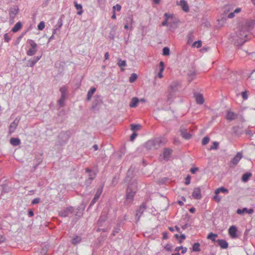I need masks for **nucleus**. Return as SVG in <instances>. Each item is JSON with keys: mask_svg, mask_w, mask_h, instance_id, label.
Segmentation results:
<instances>
[{"mask_svg": "<svg viewBox=\"0 0 255 255\" xmlns=\"http://www.w3.org/2000/svg\"><path fill=\"white\" fill-rule=\"evenodd\" d=\"M169 49L167 47H165L164 48H163V55H168L169 54Z\"/></svg>", "mask_w": 255, "mask_h": 255, "instance_id": "58836bf2", "label": "nucleus"}, {"mask_svg": "<svg viewBox=\"0 0 255 255\" xmlns=\"http://www.w3.org/2000/svg\"><path fill=\"white\" fill-rule=\"evenodd\" d=\"M96 91V88L93 87L88 92L87 94V100L90 101L93 95Z\"/></svg>", "mask_w": 255, "mask_h": 255, "instance_id": "b1692460", "label": "nucleus"}, {"mask_svg": "<svg viewBox=\"0 0 255 255\" xmlns=\"http://www.w3.org/2000/svg\"><path fill=\"white\" fill-rule=\"evenodd\" d=\"M28 215L29 217H33L34 216V213L32 211L30 210L28 212Z\"/></svg>", "mask_w": 255, "mask_h": 255, "instance_id": "6e6d98bb", "label": "nucleus"}, {"mask_svg": "<svg viewBox=\"0 0 255 255\" xmlns=\"http://www.w3.org/2000/svg\"><path fill=\"white\" fill-rule=\"evenodd\" d=\"M109 58V53L108 52H106L105 54V59L107 60Z\"/></svg>", "mask_w": 255, "mask_h": 255, "instance_id": "052dcab7", "label": "nucleus"}, {"mask_svg": "<svg viewBox=\"0 0 255 255\" xmlns=\"http://www.w3.org/2000/svg\"><path fill=\"white\" fill-rule=\"evenodd\" d=\"M164 16L165 18V19L164 21L162 23V26H165L167 25L168 23H170V20H173L174 18V15L173 14H169V13H165Z\"/></svg>", "mask_w": 255, "mask_h": 255, "instance_id": "423d86ee", "label": "nucleus"}, {"mask_svg": "<svg viewBox=\"0 0 255 255\" xmlns=\"http://www.w3.org/2000/svg\"><path fill=\"white\" fill-rule=\"evenodd\" d=\"M60 90L62 92V97L58 101V103L60 105V106H63L64 100V94H63V89L61 88L60 89Z\"/></svg>", "mask_w": 255, "mask_h": 255, "instance_id": "2f4dec72", "label": "nucleus"}, {"mask_svg": "<svg viewBox=\"0 0 255 255\" xmlns=\"http://www.w3.org/2000/svg\"><path fill=\"white\" fill-rule=\"evenodd\" d=\"M145 209V205L144 203L142 204L140 206V208H139V211H138V212L136 214V216L138 215V213L140 211L142 212H143V210Z\"/></svg>", "mask_w": 255, "mask_h": 255, "instance_id": "37998d69", "label": "nucleus"}, {"mask_svg": "<svg viewBox=\"0 0 255 255\" xmlns=\"http://www.w3.org/2000/svg\"><path fill=\"white\" fill-rule=\"evenodd\" d=\"M216 242L221 249H226L228 248L229 244L226 240L223 239H219L217 240Z\"/></svg>", "mask_w": 255, "mask_h": 255, "instance_id": "9d476101", "label": "nucleus"}, {"mask_svg": "<svg viewBox=\"0 0 255 255\" xmlns=\"http://www.w3.org/2000/svg\"><path fill=\"white\" fill-rule=\"evenodd\" d=\"M210 140V138L208 137H205L203 138L202 141V143L203 145L207 144Z\"/></svg>", "mask_w": 255, "mask_h": 255, "instance_id": "ea45409f", "label": "nucleus"}, {"mask_svg": "<svg viewBox=\"0 0 255 255\" xmlns=\"http://www.w3.org/2000/svg\"><path fill=\"white\" fill-rule=\"evenodd\" d=\"M22 28V24L20 22H17L14 27L12 28L11 31L13 32H16Z\"/></svg>", "mask_w": 255, "mask_h": 255, "instance_id": "4be33fe9", "label": "nucleus"}, {"mask_svg": "<svg viewBox=\"0 0 255 255\" xmlns=\"http://www.w3.org/2000/svg\"><path fill=\"white\" fill-rule=\"evenodd\" d=\"M181 250L182 254H185V253H186V252L187 251V249L186 247H182V248Z\"/></svg>", "mask_w": 255, "mask_h": 255, "instance_id": "603ef678", "label": "nucleus"}, {"mask_svg": "<svg viewBox=\"0 0 255 255\" xmlns=\"http://www.w3.org/2000/svg\"><path fill=\"white\" fill-rule=\"evenodd\" d=\"M165 141L166 140L164 138L158 137L155 138L153 140L148 141L146 143L145 146L148 149H154L158 148L162 143H165Z\"/></svg>", "mask_w": 255, "mask_h": 255, "instance_id": "f257e3e1", "label": "nucleus"}, {"mask_svg": "<svg viewBox=\"0 0 255 255\" xmlns=\"http://www.w3.org/2000/svg\"><path fill=\"white\" fill-rule=\"evenodd\" d=\"M137 75L135 73H132L129 78V81L130 82V83H133V82H134L136 79H137Z\"/></svg>", "mask_w": 255, "mask_h": 255, "instance_id": "7c9ffc66", "label": "nucleus"}, {"mask_svg": "<svg viewBox=\"0 0 255 255\" xmlns=\"http://www.w3.org/2000/svg\"><path fill=\"white\" fill-rule=\"evenodd\" d=\"M137 134L135 132H133L130 136V140H133L137 136Z\"/></svg>", "mask_w": 255, "mask_h": 255, "instance_id": "3c124183", "label": "nucleus"}, {"mask_svg": "<svg viewBox=\"0 0 255 255\" xmlns=\"http://www.w3.org/2000/svg\"><path fill=\"white\" fill-rule=\"evenodd\" d=\"M18 124V121H17L16 120H15L9 126V134H11L12 133L16 128Z\"/></svg>", "mask_w": 255, "mask_h": 255, "instance_id": "f3484780", "label": "nucleus"}, {"mask_svg": "<svg viewBox=\"0 0 255 255\" xmlns=\"http://www.w3.org/2000/svg\"><path fill=\"white\" fill-rule=\"evenodd\" d=\"M113 8L114 11H115L116 10L117 11H120L121 9V6L119 4H117L116 5L113 6Z\"/></svg>", "mask_w": 255, "mask_h": 255, "instance_id": "a19ab883", "label": "nucleus"}, {"mask_svg": "<svg viewBox=\"0 0 255 255\" xmlns=\"http://www.w3.org/2000/svg\"><path fill=\"white\" fill-rule=\"evenodd\" d=\"M241 9L240 8H237L235 10L234 12L235 13H239L241 11Z\"/></svg>", "mask_w": 255, "mask_h": 255, "instance_id": "bf43d9fd", "label": "nucleus"}, {"mask_svg": "<svg viewBox=\"0 0 255 255\" xmlns=\"http://www.w3.org/2000/svg\"><path fill=\"white\" fill-rule=\"evenodd\" d=\"M235 16V12H231L228 16V17L229 18H232Z\"/></svg>", "mask_w": 255, "mask_h": 255, "instance_id": "864d4df0", "label": "nucleus"}, {"mask_svg": "<svg viewBox=\"0 0 255 255\" xmlns=\"http://www.w3.org/2000/svg\"><path fill=\"white\" fill-rule=\"evenodd\" d=\"M102 191H103L102 188H99L97 189L96 193L95 195V196L92 201V202H91L92 204H95L96 203V202L99 199L100 195L102 194Z\"/></svg>", "mask_w": 255, "mask_h": 255, "instance_id": "9b49d317", "label": "nucleus"}, {"mask_svg": "<svg viewBox=\"0 0 255 255\" xmlns=\"http://www.w3.org/2000/svg\"><path fill=\"white\" fill-rule=\"evenodd\" d=\"M36 51L37 49H32V48H31L27 51V55L28 56H32L35 54Z\"/></svg>", "mask_w": 255, "mask_h": 255, "instance_id": "c756f323", "label": "nucleus"}, {"mask_svg": "<svg viewBox=\"0 0 255 255\" xmlns=\"http://www.w3.org/2000/svg\"><path fill=\"white\" fill-rule=\"evenodd\" d=\"M172 246L170 244H167L165 246L164 248L167 251H171Z\"/></svg>", "mask_w": 255, "mask_h": 255, "instance_id": "de8ad7c7", "label": "nucleus"}, {"mask_svg": "<svg viewBox=\"0 0 255 255\" xmlns=\"http://www.w3.org/2000/svg\"><path fill=\"white\" fill-rule=\"evenodd\" d=\"M40 202V198H35L34 199L32 202H31V204H38Z\"/></svg>", "mask_w": 255, "mask_h": 255, "instance_id": "c03bdc74", "label": "nucleus"}, {"mask_svg": "<svg viewBox=\"0 0 255 255\" xmlns=\"http://www.w3.org/2000/svg\"><path fill=\"white\" fill-rule=\"evenodd\" d=\"M253 212H254V210L253 209L248 210L246 208H244L242 209H239L237 211V213L238 214H243L245 213H247L248 214H252Z\"/></svg>", "mask_w": 255, "mask_h": 255, "instance_id": "2eb2a0df", "label": "nucleus"}, {"mask_svg": "<svg viewBox=\"0 0 255 255\" xmlns=\"http://www.w3.org/2000/svg\"><path fill=\"white\" fill-rule=\"evenodd\" d=\"M218 237V235L216 234H214L213 233H210L208 236L207 239L212 240L213 242H216V238Z\"/></svg>", "mask_w": 255, "mask_h": 255, "instance_id": "393cba45", "label": "nucleus"}, {"mask_svg": "<svg viewBox=\"0 0 255 255\" xmlns=\"http://www.w3.org/2000/svg\"><path fill=\"white\" fill-rule=\"evenodd\" d=\"M237 229L235 226H231L228 230L230 236L233 239H235L237 237Z\"/></svg>", "mask_w": 255, "mask_h": 255, "instance_id": "6e6552de", "label": "nucleus"}, {"mask_svg": "<svg viewBox=\"0 0 255 255\" xmlns=\"http://www.w3.org/2000/svg\"><path fill=\"white\" fill-rule=\"evenodd\" d=\"M181 132L182 136L185 139H189L191 136V134L187 133L185 130H181Z\"/></svg>", "mask_w": 255, "mask_h": 255, "instance_id": "cd10ccee", "label": "nucleus"}, {"mask_svg": "<svg viewBox=\"0 0 255 255\" xmlns=\"http://www.w3.org/2000/svg\"><path fill=\"white\" fill-rule=\"evenodd\" d=\"M140 128L141 126L140 125H131V129L133 131L138 130Z\"/></svg>", "mask_w": 255, "mask_h": 255, "instance_id": "473e14b6", "label": "nucleus"}, {"mask_svg": "<svg viewBox=\"0 0 255 255\" xmlns=\"http://www.w3.org/2000/svg\"><path fill=\"white\" fill-rule=\"evenodd\" d=\"M41 56L34 57L33 59L29 60L28 61L27 66L29 67H33L35 63L41 58Z\"/></svg>", "mask_w": 255, "mask_h": 255, "instance_id": "4468645a", "label": "nucleus"}, {"mask_svg": "<svg viewBox=\"0 0 255 255\" xmlns=\"http://www.w3.org/2000/svg\"><path fill=\"white\" fill-rule=\"evenodd\" d=\"M38 29L39 30H42L45 27V23L44 21H41L38 25Z\"/></svg>", "mask_w": 255, "mask_h": 255, "instance_id": "e433bc0d", "label": "nucleus"}, {"mask_svg": "<svg viewBox=\"0 0 255 255\" xmlns=\"http://www.w3.org/2000/svg\"><path fill=\"white\" fill-rule=\"evenodd\" d=\"M136 192V189L134 188L132 189L130 187H128L127 190V196L126 202L127 203H131L133 199L134 196Z\"/></svg>", "mask_w": 255, "mask_h": 255, "instance_id": "20e7f679", "label": "nucleus"}, {"mask_svg": "<svg viewBox=\"0 0 255 255\" xmlns=\"http://www.w3.org/2000/svg\"><path fill=\"white\" fill-rule=\"evenodd\" d=\"M193 197L196 199H200L201 198V189L199 187L195 188L192 194Z\"/></svg>", "mask_w": 255, "mask_h": 255, "instance_id": "0eeeda50", "label": "nucleus"}, {"mask_svg": "<svg viewBox=\"0 0 255 255\" xmlns=\"http://www.w3.org/2000/svg\"><path fill=\"white\" fill-rule=\"evenodd\" d=\"M220 193L227 194L229 193V190L224 187H221L217 188L215 191V195L213 196V199L217 203H219L222 199V198L218 195V194Z\"/></svg>", "mask_w": 255, "mask_h": 255, "instance_id": "7ed1b4c3", "label": "nucleus"}, {"mask_svg": "<svg viewBox=\"0 0 255 255\" xmlns=\"http://www.w3.org/2000/svg\"><path fill=\"white\" fill-rule=\"evenodd\" d=\"M248 32L246 31H241L233 37L235 40L234 44L236 45H241L247 41Z\"/></svg>", "mask_w": 255, "mask_h": 255, "instance_id": "f03ea898", "label": "nucleus"}, {"mask_svg": "<svg viewBox=\"0 0 255 255\" xmlns=\"http://www.w3.org/2000/svg\"><path fill=\"white\" fill-rule=\"evenodd\" d=\"M29 44L32 49H36L37 44L33 40H30Z\"/></svg>", "mask_w": 255, "mask_h": 255, "instance_id": "4c0bfd02", "label": "nucleus"}, {"mask_svg": "<svg viewBox=\"0 0 255 255\" xmlns=\"http://www.w3.org/2000/svg\"><path fill=\"white\" fill-rule=\"evenodd\" d=\"M167 238H168L167 233H163V239H167Z\"/></svg>", "mask_w": 255, "mask_h": 255, "instance_id": "4d7b16f0", "label": "nucleus"}, {"mask_svg": "<svg viewBox=\"0 0 255 255\" xmlns=\"http://www.w3.org/2000/svg\"><path fill=\"white\" fill-rule=\"evenodd\" d=\"M132 22H133V18L132 17V16L127 18V22L128 24L130 25V27H129L130 28H132L131 25H132Z\"/></svg>", "mask_w": 255, "mask_h": 255, "instance_id": "c9c22d12", "label": "nucleus"}, {"mask_svg": "<svg viewBox=\"0 0 255 255\" xmlns=\"http://www.w3.org/2000/svg\"><path fill=\"white\" fill-rule=\"evenodd\" d=\"M192 46L193 47H196L197 48H199V47H201V46H202V42H201V41H199V40L195 41V42H194L193 43Z\"/></svg>", "mask_w": 255, "mask_h": 255, "instance_id": "f704fd0d", "label": "nucleus"}, {"mask_svg": "<svg viewBox=\"0 0 255 255\" xmlns=\"http://www.w3.org/2000/svg\"><path fill=\"white\" fill-rule=\"evenodd\" d=\"M128 24H127L125 25L124 27L125 29H128L129 28V26L128 25Z\"/></svg>", "mask_w": 255, "mask_h": 255, "instance_id": "774afa93", "label": "nucleus"}, {"mask_svg": "<svg viewBox=\"0 0 255 255\" xmlns=\"http://www.w3.org/2000/svg\"><path fill=\"white\" fill-rule=\"evenodd\" d=\"M181 248H182V246L177 247H176V248L175 249L174 251H175V252H179V251L181 249Z\"/></svg>", "mask_w": 255, "mask_h": 255, "instance_id": "13d9d810", "label": "nucleus"}, {"mask_svg": "<svg viewBox=\"0 0 255 255\" xmlns=\"http://www.w3.org/2000/svg\"><path fill=\"white\" fill-rule=\"evenodd\" d=\"M93 148L95 150H97L98 149V146L97 144H95L93 145Z\"/></svg>", "mask_w": 255, "mask_h": 255, "instance_id": "680f3d73", "label": "nucleus"}, {"mask_svg": "<svg viewBox=\"0 0 255 255\" xmlns=\"http://www.w3.org/2000/svg\"><path fill=\"white\" fill-rule=\"evenodd\" d=\"M252 176V174L251 173H246L243 174L242 176V180L244 182H246L248 180L249 178Z\"/></svg>", "mask_w": 255, "mask_h": 255, "instance_id": "bb28decb", "label": "nucleus"}, {"mask_svg": "<svg viewBox=\"0 0 255 255\" xmlns=\"http://www.w3.org/2000/svg\"><path fill=\"white\" fill-rule=\"evenodd\" d=\"M11 144L14 146H17L20 143V140L18 138H11L10 140Z\"/></svg>", "mask_w": 255, "mask_h": 255, "instance_id": "5701e85b", "label": "nucleus"}, {"mask_svg": "<svg viewBox=\"0 0 255 255\" xmlns=\"http://www.w3.org/2000/svg\"><path fill=\"white\" fill-rule=\"evenodd\" d=\"M242 157V154L241 152H238L231 161V163L234 165H236Z\"/></svg>", "mask_w": 255, "mask_h": 255, "instance_id": "1a4fd4ad", "label": "nucleus"}, {"mask_svg": "<svg viewBox=\"0 0 255 255\" xmlns=\"http://www.w3.org/2000/svg\"><path fill=\"white\" fill-rule=\"evenodd\" d=\"M200 247L199 243H196L193 245L192 250L194 252H199L201 250Z\"/></svg>", "mask_w": 255, "mask_h": 255, "instance_id": "c85d7f7f", "label": "nucleus"}, {"mask_svg": "<svg viewBox=\"0 0 255 255\" xmlns=\"http://www.w3.org/2000/svg\"><path fill=\"white\" fill-rule=\"evenodd\" d=\"M74 4L76 9L78 10L77 14L81 15L83 12L82 5L77 2H74Z\"/></svg>", "mask_w": 255, "mask_h": 255, "instance_id": "aec40b11", "label": "nucleus"}, {"mask_svg": "<svg viewBox=\"0 0 255 255\" xmlns=\"http://www.w3.org/2000/svg\"><path fill=\"white\" fill-rule=\"evenodd\" d=\"M118 65L119 66L121 67L122 71L124 70V69L122 67H125L127 65L126 61L125 60H122L121 59L118 60Z\"/></svg>", "mask_w": 255, "mask_h": 255, "instance_id": "a878e982", "label": "nucleus"}, {"mask_svg": "<svg viewBox=\"0 0 255 255\" xmlns=\"http://www.w3.org/2000/svg\"><path fill=\"white\" fill-rule=\"evenodd\" d=\"M242 96L244 99L247 100L248 99V95L246 92H243L242 93Z\"/></svg>", "mask_w": 255, "mask_h": 255, "instance_id": "09e8293b", "label": "nucleus"}, {"mask_svg": "<svg viewBox=\"0 0 255 255\" xmlns=\"http://www.w3.org/2000/svg\"><path fill=\"white\" fill-rule=\"evenodd\" d=\"M218 143L217 142H214L213 145L210 147V149H217L218 146Z\"/></svg>", "mask_w": 255, "mask_h": 255, "instance_id": "a18cd8bd", "label": "nucleus"}, {"mask_svg": "<svg viewBox=\"0 0 255 255\" xmlns=\"http://www.w3.org/2000/svg\"><path fill=\"white\" fill-rule=\"evenodd\" d=\"M189 211L192 213H193L195 212V209L194 208H192L191 209H189Z\"/></svg>", "mask_w": 255, "mask_h": 255, "instance_id": "e2e57ef3", "label": "nucleus"}, {"mask_svg": "<svg viewBox=\"0 0 255 255\" xmlns=\"http://www.w3.org/2000/svg\"><path fill=\"white\" fill-rule=\"evenodd\" d=\"M195 98L197 103L201 105L203 104L204 100L201 94H197L195 95Z\"/></svg>", "mask_w": 255, "mask_h": 255, "instance_id": "a211bd4d", "label": "nucleus"}, {"mask_svg": "<svg viewBox=\"0 0 255 255\" xmlns=\"http://www.w3.org/2000/svg\"><path fill=\"white\" fill-rule=\"evenodd\" d=\"M237 115L234 112L229 111L226 115V119L229 121H232L236 119Z\"/></svg>", "mask_w": 255, "mask_h": 255, "instance_id": "ddd939ff", "label": "nucleus"}, {"mask_svg": "<svg viewBox=\"0 0 255 255\" xmlns=\"http://www.w3.org/2000/svg\"><path fill=\"white\" fill-rule=\"evenodd\" d=\"M153 2L156 4H159L161 0H153Z\"/></svg>", "mask_w": 255, "mask_h": 255, "instance_id": "338daca9", "label": "nucleus"}, {"mask_svg": "<svg viewBox=\"0 0 255 255\" xmlns=\"http://www.w3.org/2000/svg\"><path fill=\"white\" fill-rule=\"evenodd\" d=\"M81 240V238L77 236L75 238H74V239H73L72 244L74 245H76V244H78L79 243H80Z\"/></svg>", "mask_w": 255, "mask_h": 255, "instance_id": "72a5a7b5", "label": "nucleus"}, {"mask_svg": "<svg viewBox=\"0 0 255 255\" xmlns=\"http://www.w3.org/2000/svg\"><path fill=\"white\" fill-rule=\"evenodd\" d=\"M190 176L189 175H188L186 178V181H185V183L186 185H188L190 184Z\"/></svg>", "mask_w": 255, "mask_h": 255, "instance_id": "49530a36", "label": "nucleus"}, {"mask_svg": "<svg viewBox=\"0 0 255 255\" xmlns=\"http://www.w3.org/2000/svg\"><path fill=\"white\" fill-rule=\"evenodd\" d=\"M179 238L181 239V240H184L185 239V235L183 234V235H181V236H180Z\"/></svg>", "mask_w": 255, "mask_h": 255, "instance_id": "69168bd1", "label": "nucleus"}, {"mask_svg": "<svg viewBox=\"0 0 255 255\" xmlns=\"http://www.w3.org/2000/svg\"><path fill=\"white\" fill-rule=\"evenodd\" d=\"M5 240V238L2 236L0 235V244L3 243Z\"/></svg>", "mask_w": 255, "mask_h": 255, "instance_id": "5fc2aeb1", "label": "nucleus"}, {"mask_svg": "<svg viewBox=\"0 0 255 255\" xmlns=\"http://www.w3.org/2000/svg\"><path fill=\"white\" fill-rule=\"evenodd\" d=\"M139 102V100L137 98L134 97L132 98L130 103H129V107L131 108H134L137 106V104Z\"/></svg>", "mask_w": 255, "mask_h": 255, "instance_id": "6ab92c4d", "label": "nucleus"}, {"mask_svg": "<svg viewBox=\"0 0 255 255\" xmlns=\"http://www.w3.org/2000/svg\"><path fill=\"white\" fill-rule=\"evenodd\" d=\"M18 11V8L17 6H15L13 7H11L10 9V11H9L10 17L12 18H14L15 17V16L16 15V14H17Z\"/></svg>", "mask_w": 255, "mask_h": 255, "instance_id": "f8f14e48", "label": "nucleus"}, {"mask_svg": "<svg viewBox=\"0 0 255 255\" xmlns=\"http://www.w3.org/2000/svg\"><path fill=\"white\" fill-rule=\"evenodd\" d=\"M159 66H160V70H159V73H158V77L159 78H162L163 77L162 73L164 70V65L163 62H162V61L160 62Z\"/></svg>", "mask_w": 255, "mask_h": 255, "instance_id": "412c9836", "label": "nucleus"}, {"mask_svg": "<svg viewBox=\"0 0 255 255\" xmlns=\"http://www.w3.org/2000/svg\"><path fill=\"white\" fill-rule=\"evenodd\" d=\"M171 153L172 150L171 149L167 148L165 149L163 153L164 159H165V160H168L170 157Z\"/></svg>", "mask_w": 255, "mask_h": 255, "instance_id": "dca6fc26", "label": "nucleus"}, {"mask_svg": "<svg viewBox=\"0 0 255 255\" xmlns=\"http://www.w3.org/2000/svg\"><path fill=\"white\" fill-rule=\"evenodd\" d=\"M112 18L114 19L116 18L115 11H113V14L112 16Z\"/></svg>", "mask_w": 255, "mask_h": 255, "instance_id": "0e129e2a", "label": "nucleus"}, {"mask_svg": "<svg viewBox=\"0 0 255 255\" xmlns=\"http://www.w3.org/2000/svg\"><path fill=\"white\" fill-rule=\"evenodd\" d=\"M10 39L11 38L10 37L8 33H5L4 35V39L5 42H8Z\"/></svg>", "mask_w": 255, "mask_h": 255, "instance_id": "79ce46f5", "label": "nucleus"}, {"mask_svg": "<svg viewBox=\"0 0 255 255\" xmlns=\"http://www.w3.org/2000/svg\"><path fill=\"white\" fill-rule=\"evenodd\" d=\"M198 170V168H191L190 169V172L192 173V174H195L197 171Z\"/></svg>", "mask_w": 255, "mask_h": 255, "instance_id": "8fccbe9b", "label": "nucleus"}, {"mask_svg": "<svg viewBox=\"0 0 255 255\" xmlns=\"http://www.w3.org/2000/svg\"><path fill=\"white\" fill-rule=\"evenodd\" d=\"M176 4L181 7L182 9L185 12H188L190 8L187 1L185 0H180L179 1H176Z\"/></svg>", "mask_w": 255, "mask_h": 255, "instance_id": "39448f33", "label": "nucleus"}]
</instances>
